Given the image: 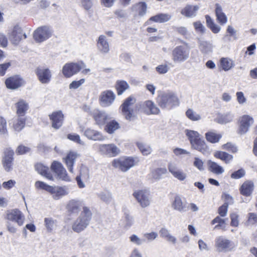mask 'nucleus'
I'll list each match as a JSON object with an SVG mask.
<instances>
[{"label":"nucleus","instance_id":"obj_29","mask_svg":"<svg viewBox=\"0 0 257 257\" xmlns=\"http://www.w3.org/2000/svg\"><path fill=\"white\" fill-rule=\"evenodd\" d=\"M137 165V162H112V165L116 169L126 172Z\"/></svg>","mask_w":257,"mask_h":257},{"label":"nucleus","instance_id":"obj_45","mask_svg":"<svg viewBox=\"0 0 257 257\" xmlns=\"http://www.w3.org/2000/svg\"><path fill=\"white\" fill-rule=\"evenodd\" d=\"M45 227L49 232H51L55 230L57 227V221L51 217L45 218L44 219Z\"/></svg>","mask_w":257,"mask_h":257},{"label":"nucleus","instance_id":"obj_46","mask_svg":"<svg viewBox=\"0 0 257 257\" xmlns=\"http://www.w3.org/2000/svg\"><path fill=\"white\" fill-rule=\"evenodd\" d=\"M220 62L222 69L225 71L230 70L234 66L233 61L228 58H221Z\"/></svg>","mask_w":257,"mask_h":257},{"label":"nucleus","instance_id":"obj_26","mask_svg":"<svg viewBox=\"0 0 257 257\" xmlns=\"http://www.w3.org/2000/svg\"><path fill=\"white\" fill-rule=\"evenodd\" d=\"M93 117L98 125H103L109 118L108 114L104 111L99 110H94L93 111Z\"/></svg>","mask_w":257,"mask_h":257},{"label":"nucleus","instance_id":"obj_32","mask_svg":"<svg viewBox=\"0 0 257 257\" xmlns=\"http://www.w3.org/2000/svg\"><path fill=\"white\" fill-rule=\"evenodd\" d=\"M159 233L161 237L166 239L168 242L172 244H176L177 242L176 237L173 235L168 229L164 227L162 228L159 231Z\"/></svg>","mask_w":257,"mask_h":257},{"label":"nucleus","instance_id":"obj_41","mask_svg":"<svg viewBox=\"0 0 257 257\" xmlns=\"http://www.w3.org/2000/svg\"><path fill=\"white\" fill-rule=\"evenodd\" d=\"M130 88L128 83L122 80H117L115 84V88L118 95H121L126 90Z\"/></svg>","mask_w":257,"mask_h":257},{"label":"nucleus","instance_id":"obj_19","mask_svg":"<svg viewBox=\"0 0 257 257\" xmlns=\"http://www.w3.org/2000/svg\"><path fill=\"white\" fill-rule=\"evenodd\" d=\"M49 118L51 121L52 127L55 130L59 129L63 125L64 115L61 110L52 112L49 115Z\"/></svg>","mask_w":257,"mask_h":257},{"label":"nucleus","instance_id":"obj_51","mask_svg":"<svg viewBox=\"0 0 257 257\" xmlns=\"http://www.w3.org/2000/svg\"><path fill=\"white\" fill-rule=\"evenodd\" d=\"M173 153L175 155L179 156L181 158L189 156L190 154V153L186 150L179 148L174 149L173 150Z\"/></svg>","mask_w":257,"mask_h":257},{"label":"nucleus","instance_id":"obj_38","mask_svg":"<svg viewBox=\"0 0 257 257\" xmlns=\"http://www.w3.org/2000/svg\"><path fill=\"white\" fill-rule=\"evenodd\" d=\"M136 146L144 156H148L152 152V147L149 144L142 142H138L136 143Z\"/></svg>","mask_w":257,"mask_h":257},{"label":"nucleus","instance_id":"obj_16","mask_svg":"<svg viewBox=\"0 0 257 257\" xmlns=\"http://www.w3.org/2000/svg\"><path fill=\"white\" fill-rule=\"evenodd\" d=\"M115 95L111 90L102 91L99 96V103L102 107H108L114 102Z\"/></svg>","mask_w":257,"mask_h":257},{"label":"nucleus","instance_id":"obj_9","mask_svg":"<svg viewBox=\"0 0 257 257\" xmlns=\"http://www.w3.org/2000/svg\"><path fill=\"white\" fill-rule=\"evenodd\" d=\"M136 108L148 115L158 114L160 112L159 108L151 100L138 104L136 106Z\"/></svg>","mask_w":257,"mask_h":257},{"label":"nucleus","instance_id":"obj_36","mask_svg":"<svg viewBox=\"0 0 257 257\" xmlns=\"http://www.w3.org/2000/svg\"><path fill=\"white\" fill-rule=\"evenodd\" d=\"M13 127L14 130L17 132L21 131L25 126L26 123V117L18 116L13 121Z\"/></svg>","mask_w":257,"mask_h":257},{"label":"nucleus","instance_id":"obj_54","mask_svg":"<svg viewBox=\"0 0 257 257\" xmlns=\"http://www.w3.org/2000/svg\"><path fill=\"white\" fill-rule=\"evenodd\" d=\"M226 221V219L221 218L220 216H217L214 219H213L211 221L212 224H214L216 223H218L214 227V229H218L221 227L223 223H225Z\"/></svg>","mask_w":257,"mask_h":257},{"label":"nucleus","instance_id":"obj_11","mask_svg":"<svg viewBox=\"0 0 257 257\" xmlns=\"http://www.w3.org/2000/svg\"><path fill=\"white\" fill-rule=\"evenodd\" d=\"M168 167L169 172L175 179L180 181H184L186 179L187 173L175 162H170Z\"/></svg>","mask_w":257,"mask_h":257},{"label":"nucleus","instance_id":"obj_35","mask_svg":"<svg viewBox=\"0 0 257 257\" xmlns=\"http://www.w3.org/2000/svg\"><path fill=\"white\" fill-rule=\"evenodd\" d=\"M222 137V135L218 134L214 130H212L205 134L206 140L212 144L218 143Z\"/></svg>","mask_w":257,"mask_h":257},{"label":"nucleus","instance_id":"obj_18","mask_svg":"<svg viewBox=\"0 0 257 257\" xmlns=\"http://www.w3.org/2000/svg\"><path fill=\"white\" fill-rule=\"evenodd\" d=\"M7 219L17 223L19 226H22L24 222L25 216L19 210L13 209L8 211Z\"/></svg>","mask_w":257,"mask_h":257},{"label":"nucleus","instance_id":"obj_27","mask_svg":"<svg viewBox=\"0 0 257 257\" xmlns=\"http://www.w3.org/2000/svg\"><path fill=\"white\" fill-rule=\"evenodd\" d=\"M254 189L253 182L250 180L245 181L240 186V193L245 196H249Z\"/></svg>","mask_w":257,"mask_h":257},{"label":"nucleus","instance_id":"obj_61","mask_svg":"<svg viewBox=\"0 0 257 257\" xmlns=\"http://www.w3.org/2000/svg\"><path fill=\"white\" fill-rule=\"evenodd\" d=\"M80 155L74 151H70L67 155L65 161H74L79 159Z\"/></svg>","mask_w":257,"mask_h":257},{"label":"nucleus","instance_id":"obj_12","mask_svg":"<svg viewBox=\"0 0 257 257\" xmlns=\"http://www.w3.org/2000/svg\"><path fill=\"white\" fill-rule=\"evenodd\" d=\"M142 208L149 206L151 203L150 193L144 190L135 191L133 194Z\"/></svg>","mask_w":257,"mask_h":257},{"label":"nucleus","instance_id":"obj_53","mask_svg":"<svg viewBox=\"0 0 257 257\" xmlns=\"http://www.w3.org/2000/svg\"><path fill=\"white\" fill-rule=\"evenodd\" d=\"M14 152L10 148H7L4 151V161H13Z\"/></svg>","mask_w":257,"mask_h":257},{"label":"nucleus","instance_id":"obj_17","mask_svg":"<svg viewBox=\"0 0 257 257\" xmlns=\"http://www.w3.org/2000/svg\"><path fill=\"white\" fill-rule=\"evenodd\" d=\"M51 169L56 173L59 179L65 181H70V178L66 170L59 162H53L51 165Z\"/></svg>","mask_w":257,"mask_h":257},{"label":"nucleus","instance_id":"obj_15","mask_svg":"<svg viewBox=\"0 0 257 257\" xmlns=\"http://www.w3.org/2000/svg\"><path fill=\"white\" fill-rule=\"evenodd\" d=\"M99 151L106 156L113 157L118 155L120 150L114 144H101L98 147Z\"/></svg>","mask_w":257,"mask_h":257},{"label":"nucleus","instance_id":"obj_60","mask_svg":"<svg viewBox=\"0 0 257 257\" xmlns=\"http://www.w3.org/2000/svg\"><path fill=\"white\" fill-rule=\"evenodd\" d=\"M245 174V173L244 170L242 169H240L232 173L231 175V178L235 179H239L243 177Z\"/></svg>","mask_w":257,"mask_h":257},{"label":"nucleus","instance_id":"obj_8","mask_svg":"<svg viewBox=\"0 0 257 257\" xmlns=\"http://www.w3.org/2000/svg\"><path fill=\"white\" fill-rule=\"evenodd\" d=\"M53 31L52 29L47 26H44L38 28L33 34L34 40L38 43L43 42L52 35Z\"/></svg>","mask_w":257,"mask_h":257},{"label":"nucleus","instance_id":"obj_5","mask_svg":"<svg viewBox=\"0 0 257 257\" xmlns=\"http://www.w3.org/2000/svg\"><path fill=\"white\" fill-rule=\"evenodd\" d=\"M190 48L187 43L177 46L172 51V59L175 63H182L189 57Z\"/></svg>","mask_w":257,"mask_h":257},{"label":"nucleus","instance_id":"obj_43","mask_svg":"<svg viewBox=\"0 0 257 257\" xmlns=\"http://www.w3.org/2000/svg\"><path fill=\"white\" fill-rule=\"evenodd\" d=\"M209 170L216 174H221L223 173L224 169L215 162H209L208 164Z\"/></svg>","mask_w":257,"mask_h":257},{"label":"nucleus","instance_id":"obj_39","mask_svg":"<svg viewBox=\"0 0 257 257\" xmlns=\"http://www.w3.org/2000/svg\"><path fill=\"white\" fill-rule=\"evenodd\" d=\"M205 19L207 26L211 30L212 33L217 34L220 31L221 27L215 24L213 20L209 15H206Z\"/></svg>","mask_w":257,"mask_h":257},{"label":"nucleus","instance_id":"obj_50","mask_svg":"<svg viewBox=\"0 0 257 257\" xmlns=\"http://www.w3.org/2000/svg\"><path fill=\"white\" fill-rule=\"evenodd\" d=\"M78 177L82 178L83 181H87L89 178V169L86 166H82L80 170Z\"/></svg>","mask_w":257,"mask_h":257},{"label":"nucleus","instance_id":"obj_22","mask_svg":"<svg viewBox=\"0 0 257 257\" xmlns=\"http://www.w3.org/2000/svg\"><path fill=\"white\" fill-rule=\"evenodd\" d=\"M97 47L99 52L105 54L109 52L110 50L109 45L105 36L100 35L97 41Z\"/></svg>","mask_w":257,"mask_h":257},{"label":"nucleus","instance_id":"obj_62","mask_svg":"<svg viewBox=\"0 0 257 257\" xmlns=\"http://www.w3.org/2000/svg\"><path fill=\"white\" fill-rule=\"evenodd\" d=\"M30 151V148L28 147L20 145L18 147L16 150V153L18 155H24Z\"/></svg>","mask_w":257,"mask_h":257},{"label":"nucleus","instance_id":"obj_2","mask_svg":"<svg viewBox=\"0 0 257 257\" xmlns=\"http://www.w3.org/2000/svg\"><path fill=\"white\" fill-rule=\"evenodd\" d=\"M185 133L194 149L200 152L205 156L210 154L211 150L204 140L201 138L200 135L197 131L186 130Z\"/></svg>","mask_w":257,"mask_h":257},{"label":"nucleus","instance_id":"obj_47","mask_svg":"<svg viewBox=\"0 0 257 257\" xmlns=\"http://www.w3.org/2000/svg\"><path fill=\"white\" fill-rule=\"evenodd\" d=\"M214 156L216 159H220L222 161H230L233 159L232 155L222 151L215 152L214 153Z\"/></svg>","mask_w":257,"mask_h":257},{"label":"nucleus","instance_id":"obj_1","mask_svg":"<svg viewBox=\"0 0 257 257\" xmlns=\"http://www.w3.org/2000/svg\"><path fill=\"white\" fill-rule=\"evenodd\" d=\"M37 189L43 190L49 193L54 200H58L69 194L70 190L68 186L49 185L46 183L37 181L35 183Z\"/></svg>","mask_w":257,"mask_h":257},{"label":"nucleus","instance_id":"obj_24","mask_svg":"<svg viewBox=\"0 0 257 257\" xmlns=\"http://www.w3.org/2000/svg\"><path fill=\"white\" fill-rule=\"evenodd\" d=\"M199 7L197 5H187L181 11V14L188 18H194L196 16Z\"/></svg>","mask_w":257,"mask_h":257},{"label":"nucleus","instance_id":"obj_31","mask_svg":"<svg viewBox=\"0 0 257 257\" xmlns=\"http://www.w3.org/2000/svg\"><path fill=\"white\" fill-rule=\"evenodd\" d=\"M234 118V114L231 112H228L223 114H218L215 120L220 124H226L231 122Z\"/></svg>","mask_w":257,"mask_h":257},{"label":"nucleus","instance_id":"obj_59","mask_svg":"<svg viewBox=\"0 0 257 257\" xmlns=\"http://www.w3.org/2000/svg\"><path fill=\"white\" fill-rule=\"evenodd\" d=\"M85 82L84 78L81 79L78 81H73L69 85V88L70 89H75L79 87L82 84Z\"/></svg>","mask_w":257,"mask_h":257},{"label":"nucleus","instance_id":"obj_42","mask_svg":"<svg viewBox=\"0 0 257 257\" xmlns=\"http://www.w3.org/2000/svg\"><path fill=\"white\" fill-rule=\"evenodd\" d=\"M147 4L145 2H140L133 7V11L137 12L138 15L142 17L144 16L147 12Z\"/></svg>","mask_w":257,"mask_h":257},{"label":"nucleus","instance_id":"obj_58","mask_svg":"<svg viewBox=\"0 0 257 257\" xmlns=\"http://www.w3.org/2000/svg\"><path fill=\"white\" fill-rule=\"evenodd\" d=\"M222 148L223 149L228 150V151H230L232 153H236L238 150L237 147L231 143H227L223 145L222 146Z\"/></svg>","mask_w":257,"mask_h":257},{"label":"nucleus","instance_id":"obj_48","mask_svg":"<svg viewBox=\"0 0 257 257\" xmlns=\"http://www.w3.org/2000/svg\"><path fill=\"white\" fill-rule=\"evenodd\" d=\"M119 123L115 120H112L106 124L105 130L108 134H111L119 128Z\"/></svg>","mask_w":257,"mask_h":257},{"label":"nucleus","instance_id":"obj_64","mask_svg":"<svg viewBox=\"0 0 257 257\" xmlns=\"http://www.w3.org/2000/svg\"><path fill=\"white\" fill-rule=\"evenodd\" d=\"M247 223L251 225L257 223V215L254 213H249L248 216Z\"/></svg>","mask_w":257,"mask_h":257},{"label":"nucleus","instance_id":"obj_28","mask_svg":"<svg viewBox=\"0 0 257 257\" xmlns=\"http://www.w3.org/2000/svg\"><path fill=\"white\" fill-rule=\"evenodd\" d=\"M35 167L36 170L38 173L44 176L49 180H54L53 175L50 172L49 168L47 167L44 166L41 163H37Z\"/></svg>","mask_w":257,"mask_h":257},{"label":"nucleus","instance_id":"obj_6","mask_svg":"<svg viewBox=\"0 0 257 257\" xmlns=\"http://www.w3.org/2000/svg\"><path fill=\"white\" fill-rule=\"evenodd\" d=\"M86 66L85 64L82 62L78 63H67L65 64L62 68V73L66 78H70L78 73L81 69Z\"/></svg>","mask_w":257,"mask_h":257},{"label":"nucleus","instance_id":"obj_44","mask_svg":"<svg viewBox=\"0 0 257 257\" xmlns=\"http://www.w3.org/2000/svg\"><path fill=\"white\" fill-rule=\"evenodd\" d=\"M167 172V170L165 168H158L153 171L150 175L151 179L155 181L159 180L162 176L165 174Z\"/></svg>","mask_w":257,"mask_h":257},{"label":"nucleus","instance_id":"obj_13","mask_svg":"<svg viewBox=\"0 0 257 257\" xmlns=\"http://www.w3.org/2000/svg\"><path fill=\"white\" fill-rule=\"evenodd\" d=\"M215 247L219 252H227L232 250L234 245L230 240L219 236L215 239Z\"/></svg>","mask_w":257,"mask_h":257},{"label":"nucleus","instance_id":"obj_20","mask_svg":"<svg viewBox=\"0 0 257 257\" xmlns=\"http://www.w3.org/2000/svg\"><path fill=\"white\" fill-rule=\"evenodd\" d=\"M35 73L42 83L48 84L50 81L52 74L48 68L38 67L36 69Z\"/></svg>","mask_w":257,"mask_h":257},{"label":"nucleus","instance_id":"obj_25","mask_svg":"<svg viewBox=\"0 0 257 257\" xmlns=\"http://www.w3.org/2000/svg\"><path fill=\"white\" fill-rule=\"evenodd\" d=\"M84 136L89 140L101 141L105 139L102 134L97 130L91 128H86L84 133Z\"/></svg>","mask_w":257,"mask_h":257},{"label":"nucleus","instance_id":"obj_63","mask_svg":"<svg viewBox=\"0 0 257 257\" xmlns=\"http://www.w3.org/2000/svg\"><path fill=\"white\" fill-rule=\"evenodd\" d=\"M16 184L14 180H9L8 181H5L2 184V187L7 190H9L15 186Z\"/></svg>","mask_w":257,"mask_h":257},{"label":"nucleus","instance_id":"obj_49","mask_svg":"<svg viewBox=\"0 0 257 257\" xmlns=\"http://www.w3.org/2000/svg\"><path fill=\"white\" fill-rule=\"evenodd\" d=\"M187 117L192 121H197L201 119L200 115L192 109H188L186 112Z\"/></svg>","mask_w":257,"mask_h":257},{"label":"nucleus","instance_id":"obj_57","mask_svg":"<svg viewBox=\"0 0 257 257\" xmlns=\"http://www.w3.org/2000/svg\"><path fill=\"white\" fill-rule=\"evenodd\" d=\"M7 133L6 120L4 118L0 116V134L4 135L7 134Z\"/></svg>","mask_w":257,"mask_h":257},{"label":"nucleus","instance_id":"obj_4","mask_svg":"<svg viewBox=\"0 0 257 257\" xmlns=\"http://www.w3.org/2000/svg\"><path fill=\"white\" fill-rule=\"evenodd\" d=\"M91 218V212L87 207H84L83 211L72 225V229L79 232L84 230L88 225Z\"/></svg>","mask_w":257,"mask_h":257},{"label":"nucleus","instance_id":"obj_37","mask_svg":"<svg viewBox=\"0 0 257 257\" xmlns=\"http://www.w3.org/2000/svg\"><path fill=\"white\" fill-rule=\"evenodd\" d=\"M81 207V203L75 200L70 201L67 205V210L70 213H78L80 211Z\"/></svg>","mask_w":257,"mask_h":257},{"label":"nucleus","instance_id":"obj_3","mask_svg":"<svg viewBox=\"0 0 257 257\" xmlns=\"http://www.w3.org/2000/svg\"><path fill=\"white\" fill-rule=\"evenodd\" d=\"M157 102L162 108L169 109L179 104L178 98L172 92H166L161 94L158 97Z\"/></svg>","mask_w":257,"mask_h":257},{"label":"nucleus","instance_id":"obj_14","mask_svg":"<svg viewBox=\"0 0 257 257\" xmlns=\"http://www.w3.org/2000/svg\"><path fill=\"white\" fill-rule=\"evenodd\" d=\"M8 36L10 40L14 44H18L22 39L27 38L25 33H24L22 29L19 26H15L12 30L8 32Z\"/></svg>","mask_w":257,"mask_h":257},{"label":"nucleus","instance_id":"obj_55","mask_svg":"<svg viewBox=\"0 0 257 257\" xmlns=\"http://www.w3.org/2000/svg\"><path fill=\"white\" fill-rule=\"evenodd\" d=\"M99 196L101 200L107 203L110 202L112 199L111 193L108 192H101Z\"/></svg>","mask_w":257,"mask_h":257},{"label":"nucleus","instance_id":"obj_33","mask_svg":"<svg viewBox=\"0 0 257 257\" xmlns=\"http://www.w3.org/2000/svg\"><path fill=\"white\" fill-rule=\"evenodd\" d=\"M172 207L174 209L180 212L186 210L185 205L183 203L181 198L179 195H176L174 197V200L172 203Z\"/></svg>","mask_w":257,"mask_h":257},{"label":"nucleus","instance_id":"obj_10","mask_svg":"<svg viewBox=\"0 0 257 257\" xmlns=\"http://www.w3.org/2000/svg\"><path fill=\"white\" fill-rule=\"evenodd\" d=\"M254 122L253 118L248 115H243L239 118L237 133L239 135L245 134Z\"/></svg>","mask_w":257,"mask_h":257},{"label":"nucleus","instance_id":"obj_21","mask_svg":"<svg viewBox=\"0 0 257 257\" xmlns=\"http://www.w3.org/2000/svg\"><path fill=\"white\" fill-rule=\"evenodd\" d=\"M172 15L169 14L160 13L151 17L145 23L144 26H147L151 25L152 22L159 23H165L170 21Z\"/></svg>","mask_w":257,"mask_h":257},{"label":"nucleus","instance_id":"obj_30","mask_svg":"<svg viewBox=\"0 0 257 257\" xmlns=\"http://www.w3.org/2000/svg\"><path fill=\"white\" fill-rule=\"evenodd\" d=\"M215 15L217 22L221 25H225L227 22V17L223 12L222 8L219 4H215Z\"/></svg>","mask_w":257,"mask_h":257},{"label":"nucleus","instance_id":"obj_23","mask_svg":"<svg viewBox=\"0 0 257 257\" xmlns=\"http://www.w3.org/2000/svg\"><path fill=\"white\" fill-rule=\"evenodd\" d=\"M23 83V80L18 76L11 77L6 79L5 84L8 88L16 89L21 87Z\"/></svg>","mask_w":257,"mask_h":257},{"label":"nucleus","instance_id":"obj_7","mask_svg":"<svg viewBox=\"0 0 257 257\" xmlns=\"http://www.w3.org/2000/svg\"><path fill=\"white\" fill-rule=\"evenodd\" d=\"M135 102V98L129 96L124 100L120 106L122 115L127 120H131L135 116L133 105Z\"/></svg>","mask_w":257,"mask_h":257},{"label":"nucleus","instance_id":"obj_52","mask_svg":"<svg viewBox=\"0 0 257 257\" xmlns=\"http://www.w3.org/2000/svg\"><path fill=\"white\" fill-rule=\"evenodd\" d=\"M130 239L131 242L137 245H140L145 242V239L140 238L136 234H133L130 237Z\"/></svg>","mask_w":257,"mask_h":257},{"label":"nucleus","instance_id":"obj_56","mask_svg":"<svg viewBox=\"0 0 257 257\" xmlns=\"http://www.w3.org/2000/svg\"><path fill=\"white\" fill-rule=\"evenodd\" d=\"M196 31L201 34H204L205 32V28L200 21L195 22L193 24Z\"/></svg>","mask_w":257,"mask_h":257},{"label":"nucleus","instance_id":"obj_40","mask_svg":"<svg viewBox=\"0 0 257 257\" xmlns=\"http://www.w3.org/2000/svg\"><path fill=\"white\" fill-rule=\"evenodd\" d=\"M198 44L199 50L202 53L206 54L212 52L213 47L210 43L199 40Z\"/></svg>","mask_w":257,"mask_h":257},{"label":"nucleus","instance_id":"obj_34","mask_svg":"<svg viewBox=\"0 0 257 257\" xmlns=\"http://www.w3.org/2000/svg\"><path fill=\"white\" fill-rule=\"evenodd\" d=\"M16 107L18 115L25 117V114L29 108L28 103L24 100H20L16 103Z\"/></svg>","mask_w":257,"mask_h":257}]
</instances>
